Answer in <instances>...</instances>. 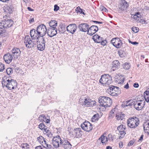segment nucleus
Here are the masks:
<instances>
[{"label":"nucleus","mask_w":149,"mask_h":149,"mask_svg":"<svg viewBox=\"0 0 149 149\" xmlns=\"http://www.w3.org/2000/svg\"><path fill=\"white\" fill-rule=\"evenodd\" d=\"M132 30L134 32L137 33L139 29L138 27L133 26L132 28Z\"/></svg>","instance_id":"09e8293b"},{"label":"nucleus","mask_w":149,"mask_h":149,"mask_svg":"<svg viewBox=\"0 0 149 149\" xmlns=\"http://www.w3.org/2000/svg\"><path fill=\"white\" fill-rule=\"evenodd\" d=\"M141 17V15L140 13L139 12L137 13L133 16L134 19L135 20L138 21L140 20Z\"/></svg>","instance_id":"72a5a7b5"},{"label":"nucleus","mask_w":149,"mask_h":149,"mask_svg":"<svg viewBox=\"0 0 149 149\" xmlns=\"http://www.w3.org/2000/svg\"><path fill=\"white\" fill-rule=\"evenodd\" d=\"M12 54L15 58H20L21 52L19 49L16 47H14L11 50Z\"/></svg>","instance_id":"2eb2a0df"},{"label":"nucleus","mask_w":149,"mask_h":149,"mask_svg":"<svg viewBox=\"0 0 149 149\" xmlns=\"http://www.w3.org/2000/svg\"><path fill=\"white\" fill-rule=\"evenodd\" d=\"M91 100L90 99L84 98L83 99H79V103L81 105L88 107L90 105Z\"/></svg>","instance_id":"dca6fc26"},{"label":"nucleus","mask_w":149,"mask_h":149,"mask_svg":"<svg viewBox=\"0 0 149 149\" xmlns=\"http://www.w3.org/2000/svg\"><path fill=\"white\" fill-rule=\"evenodd\" d=\"M120 133L119 134L120 135L119 138H120V137L121 138L123 137L125 135V130L124 131H122L121 132H119Z\"/></svg>","instance_id":"49530a36"},{"label":"nucleus","mask_w":149,"mask_h":149,"mask_svg":"<svg viewBox=\"0 0 149 149\" xmlns=\"http://www.w3.org/2000/svg\"><path fill=\"white\" fill-rule=\"evenodd\" d=\"M39 128L41 130H43L44 131H45L47 128V127L45 126L44 124L41 123L39 125Z\"/></svg>","instance_id":"4c0bfd02"},{"label":"nucleus","mask_w":149,"mask_h":149,"mask_svg":"<svg viewBox=\"0 0 149 149\" xmlns=\"http://www.w3.org/2000/svg\"><path fill=\"white\" fill-rule=\"evenodd\" d=\"M107 92L113 96H117L120 93L119 88L113 86H109L107 90Z\"/></svg>","instance_id":"423d86ee"},{"label":"nucleus","mask_w":149,"mask_h":149,"mask_svg":"<svg viewBox=\"0 0 149 149\" xmlns=\"http://www.w3.org/2000/svg\"><path fill=\"white\" fill-rule=\"evenodd\" d=\"M59 7L57 5H55L54 6V10L55 11H57L58 10H59Z\"/></svg>","instance_id":"5fc2aeb1"},{"label":"nucleus","mask_w":149,"mask_h":149,"mask_svg":"<svg viewBox=\"0 0 149 149\" xmlns=\"http://www.w3.org/2000/svg\"><path fill=\"white\" fill-rule=\"evenodd\" d=\"M128 101H129V102L131 104L132 106L133 105L134 106V102L133 100H128Z\"/></svg>","instance_id":"bf43d9fd"},{"label":"nucleus","mask_w":149,"mask_h":149,"mask_svg":"<svg viewBox=\"0 0 149 149\" xmlns=\"http://www.w3.org/2000/svg\"><path fill=\"white\" fill-rule=\"evenodd\" d=\"M6 71L7 74L8 75L11 74L13 72V70L11 68H7Z\"/></svg>","instance_id":"37998d69"},{"label":"nucleus","mask_w":149,"mask_h":149,"mask_svg":"<svg viewBox=\"0 0 149 149\" xmlns=\"http://www.w3.org/2000/svg\"><path fill=\"white\" fill-rule=\"evenodd\" d=\"M2 85L6 86L8 89L12 90L16 89L17 87V83L16 80L14 79H10L6 78L4 79L2 82Z\"/></svg>","instance_id":"f257e3e1"},{"label":"nucleus","mask_w":149,"mask_h":149,"mask_svg":"<svg viewBox=\"0 0 149 149\" xmlns=\"http://www.w3.org/2000/svg\"><path fill=\"white\" fill-rule=\"evenodd\" d=\"M37 42V47L38 50L40 51L44 50L45 48V43L46 41L44 38L42 37L41 40L38 41V40Z\"/></svg>","instance_id":"ddd939ff"},{"label":"nucleus","mask_w":149,"mask_h":149,"mask_svg":"<svg viewBox=\"0 0 149 149\" xmlns=\"http://www.w3.org/2000/svg\"><path fill=\"white\" fill-rule=\"evenodd\" d=\"M108 139L112 141H113V136L111 134H109L108 136Z\"/></svg>","instance_id":"8fccbe9b"},{"label":"nucleus","mask_w":149,"mask_h":149,"mask_svg":"<svg viewBox=\"0 0 149 149\" xmlns=\"http://www.w3.org/2000/svg\"><path fill=\"white\" fill-rule=\"evenodd\" d=\"M6 9L8 10V11L9 13H11L12 10V8H11L10 7L8 6L6 7Z\"/></svg>","instance_id":"6e6d98bb"},{"label":"nucleus","mask_w":149,"mask_h":149,"mask_svg":"<svg viewBox=\"0 0 149 149\" xmlns=\"http://www.w3.org/2000/svg\"><path fill=\"white\" fill-rule=\"evenodd\" d=\"M101 139V141L102 143H105L108 141V138L107 136H101L99 140Z\"/></svg>","instance_id":"473e14b6"},{"label":"nucleus","mask_w":149,"mask_h":149,"mask_svg":"<svg viewBox=\"0 0 149 149\" xmlns=\"http://www.w3.org/2000/svg\"><path fill=\"white\" fill-rule=\"evenodd\" d=\"M118 53L120 57H123V52L122 51H120L118 52Z\"/></svg>","instance_id":"13d9d810"},{"label":"nucleus","mask_w":149,"mask_h":149,"mask_svg":"<svg viewBox=\"0 0 149 149\" xmlns=\"http://www.w3.org/2000/svg\"><path fill=\"white\" fill-rule=\"evenodd\" d=\"M57 29L56 28H49L47 30V34L50 37H53L57 33Z\"/></svg>","instance_id":"6ab92c4d"},{"label":"nucleus","mask_w":149,"mask_h":149,"mask_svg":"<svg viewBox=\"0 0 149 149\" xmlns=\"http://www.w3.org/2000/svg\"><path fill=\"white\" fill-rule=\"evenodd\" d=\"M35 149H42L41 146H38L36 147Z\"/></svg>","instance_id":"774afa93"},{"label":"nucleus","mask_w":149,"mask_h":149,"mask_svg":"<svg viewBox=\"0 0 149 149\" xmlns=\"http://www.w3.org/2000/svg\"><path fill=\"white\" fill-rule=\"evenodd\" d=\"M30 34L32 39L35 40H37L40 37V35L38 33L37 30L34 29L31 30L30 32Z\"/></svg>","instance_id":"4468645a"},{"label":"nucleus","mask_w":149,"mask_h":149,"mask_svg":"<svg viewBox=\"0 0 149 149\" xmlns=\"http://www.w3.org/2000/svg\"><path fill=\"white\" fill-rule=\"evenodd\" d=\"M81 127L83 130L86 132L90 131L93 128L92 125L88 121H85L81 124Z\"/></svg>","instance_id":"9b49d317"},{"label":"nucleus","mask_w":149,"mask_h":149,"mask_svg":"<svg viewBox=\"0 0 149 149\" xmlns=\"http://www.w3.org/2000/svg\"><path fill=\"white\" fill-rule=\"evenodd\" d=\"M136 102H145V101H144L142 96L139 95L137 97L136 100Z\"/></svg>","instance_id":"e433bc0d"},{"label":"nucleus","mask_w":149,"mask_h":149,"mask_svg":"<svg viewBox=\"0 0 149 149\" xmlns=\"http://www.w3.org/2000/svg\"><path fill=\"white\" fill-rule=\"evenodd\" d=\"M145 104V102H134V108L137 110H140L143 108Z\"/></svg>","instance_id":"4be33fe9"},{"label":"nucleus","mask_w":149,"mask_h":149,"mask_svg":"<svg viewBox=\"0 0 149 149\" xmlns=\"http://www.w3.org/2000/svg\"><path fill=\"white\" fill-rule=\"evenodd\" d=\"M103 38L101 37L98 35H95L93 36V39L94 42L97 43H100Z\"/></svg>","instance_id":"bb28decb"},{"label":"nucleus","mask_w":149,"mask_h":149,"mask_svg":"<svg viewBox=\"0 0 149 149\" xmlns=\"http://www.w3.org/2000/svg\"><path fill=\"white\" fill-rule=\"evenodd\" d=\"M36 29L41 37H43L46 33L47 28L46 26L43 24H42L38 26L37 27Z\"/></svg>","instance_id":"1a4fd4ad"},{"label":"nucleus","mask_w":149,"mask_h":149,"mask_svg":"<svg viewBox=\"0 0 149 149\" xmlns=\"http://www.w3.org/2000/svg\"><path fill=\"white\" fill-rule=\"evenodd\" d=\"M29 145L27 143H23L21 145V147L22 149H29Z\"/></svg>","instance_id":"ea45409f"},{"label":"nucleus","mask_w":149,"mask_h":149,"mask_svg":"<svg viewBox=\"0 0 149 149\" xmlns=\"http://www.w3.org/2000/svg\"><path fill=\"white\" fill-rule=\"evenodd\" d=\"M120 64L119 61L117 60L113 61L112 63V68L115 69L118 67Z\"/></svg>","instance_id":"f704fd0d"},{"label":"nucleus","mask_w":149,"mask_h":149,"mask_svg":"<svg viewBox=\"0 0 149 149\" xmlns=\"http://www.w3.org/2000/svg\"><path fill=\"white\" fill-rule=\"evenodd\" d=\"M77 29V26L75 24H71L68 25L66 27V30L68 32L73 34Z\"/></svg>","instance_id":"f3484780"},{"label":"nucleus","mask_w":149,"mask_h":149,"mask_svg":"<svg viewBox=\"0 0 149 149\" xmlns=\"http://www.w3.org/2000/svg\"><path fill=\"white\" fill-rule=\"evenodd\" d=\"M129 103L128 100L126 101L125 102H123V104L121 105V106L123 107H127V105Z\"/></svg>","instance_id":"c03bdc74"},{"label":"nucleus","mask_w":149,"mask_h":149,"mask_svg":"<svg viewBox=\"0 0 149 149\" xmlns=\"http://www.w3.org/2000/svg\"><path fill=\"white\" fill-rule=\"evenodd\" d=\"M112 80L111 76L107 74H105L101 76L99 82L103 85H109L112 82Z\"/></svg>","instance_id":"39448f33"},{"label":"nucleus","mask_w":149,"mask_h":149,"mask_svg":"<svg viewBox=\"0 0 149 149\" xmlns=\"http://www.w3.org/2000/svg\"><path fill=\"white\" fill-rule=\"evenodd\" d=\"M83 132L80 128H77L74 130L73 131V134L77 138L80 137L82 135Z\"/></svg>","instance_id":"b1692460"},{"label":"nucleus","mask_w":149,"mask_h":149,"mask_svg":"<svg viewBox=\"0 0 149 149\" xmlns=\"http://www.w3.org/2000/svg\"><path fill=\"white\" fill-rule=\"evenodd\" d=\"M100 8V10L102 11L107 12V10L106 9V8L103 6H101Z\"/></svg>","instance_id":"de8ad7c7"},{"label":"nucleus","mask_w":149,"mask_h":149,"mask_svg":"<svg viewBox=\"0 0 149 149\" xmlns=\"http://www.w3.org/2000/svg\"><path fill=\"white\" fill-rule=\"evenodd\" d=\"M93 21V22L95 23L96 24H102L103 23V22H98V21Z\"/></svg>","instance_id":"0e129e2a"},{"label":"nucleus","mask_w":149,"mask_h":149,"mask_svg":"<svg viewBox=\"0 0 149 149\" xmlns=\"http://www.w3.org/2000/svg\"><path fill=\"white\" fill-rule=\"evenodd\" d=\"M124 88L126 89H128L129 88V84L127 83L124 86Z\"/></svg>","instance_id":"e2e57ef3"},{"label":"nucleus","mask_w":149,"mask_h":149,"mask_svg":"<svg viewBox=\"0 0 149 149\" xmlns=\"http://www.w3.org/2000/svg\"><path fill=\"white\" fill-rule=\"evenodd\" d=\"M52 141V144L54 148H56L61 146L62 140L59 136H54Z\"/></svg>","instance_id":"6e6552de"},{"label":"nucleus","mask_w":149,"mask_h":149,"mask_svg":"<svg viewBox=\"0 0 149 149\" xmlns=\"http://www.w3.org/2000/svg\"><path fill=\"white\" fill-rule=\"evenodd\" d=\"M61 146L65 149H70L72 148V145L67 140L63 139L62 140Z\"/></svg>","instance_id":"aec40b11"},{"label":"nucleus","mask_w":149,"mask_h":149,"mask_svg":"<svg viewBox=\"0 0 149 149\" xmlns=\"http://www.w3.org/2000/svg\"><path fill=\"white\" fill-rule=\"evenodd\" d=\"M116 109L115 108H114L112 109L110 113V116L112 117H113L114 116V113L115 112Z\"/></svg>","instance_id":"a19ab883"},{"label":"nucleus","mask_w":149,"mask_h":149,"mask_svg":"<svg viewBox=\"0 0 149 149\" xmlns=\"http://www.w3.org/2000/svg\"><path fill=\"white\" fill-rule=\"evenodd\" d=\"M100 104L104 107H110L112 104V100L109 97L105 96H100L98 99Z\"/></svg>","instance_id":"f03ea898"},{"label":"nucleus","mask_w":149,"mask_h":149,"mask_svg":"<svg viewBox=\"0 0 149 149\" xmlns=\"http://www.w3.org/2000/svg\"><path fill=\"white\" fill-rule=\"evenodd\" d=\"M111 43L117 48H120L122 45V43L119 38H113L111 40Z\"/></svg>","instance_id":"f8f14e48"},{"label":"nucleus","mask_w":149,"mask_h":149,"mask_svg":"<svg viewBox=\"0 0 149 149\" xmlns=\"http://www.w3.org/2000/svg\"><path fill=\"white\" fill-rule=\"evenodd\" d=\"M119 146L120 148H122L123 146V143L122 142H120L119 143Z\"/></svg>","instance_id":"69168bd1"},{"label":"nucleus","mask_w":149,"mask_h":149,"mask_svg":"<svg viewBox=\"0 0 149 149\" xmlns=\"http://www.w3.org/2000/svg\"><path fill=\"white\" fill-rule=\"evenodd\" d=\"M38 140L45 148L47 149H52V146L51 145L48 143V142L44 140V138L42 136H40L37 138Z\"/></svg>","instance_id":"9d476101"},{"label":"nucleus","mask_w":149,"mask_h":149,"mask_svg":"<svg viewBox=\"0 0 149 149\" xmlns=\"http://www.w3.org/2000/svg\"><path fill=\"white\" fill-rule=\"evenodd\" d=\"M89 26L86 23H82L79 25V28L81 31L86 32L88 31Z\"/></svg>","instance_id":"412c9836"},{"label":"nucleus","mask_w":149,"mask_h":149,"mask_svg":"<svg viewBox=\"0 0 149 149\" xmlns=\"http://www.w3.org/2000/svg\"><path fill=\"white\" fill-rule=\"evenodd\" d=\"M98 29L97 26L93 25L88 28L87 33L90 36H92L95 33Z\"/></svg>","instance_id":"a211bd4d"},{"label":"nucleus","mask_w":149,"mask_h":149,"mask_svg":"<svg viewBox=\"0 0 149 149\" xmlns=\"http://www.w3.org/2000/svg\"><path fill=\"white\" fill-rule=\"evenodd\" d=\"M4 65L3 63H0V72H2L4 70Z\"/></svg>","instance_id":"a18cd8bd"},{"label":"nucleus","mask_w":149,"mask_h":149,"mask_svg":"<svg viewBox=\"0 0 149 149\" xmlns=\"http://www.w3.org/2000/svg\"><path fill=\"white\" fill-rule=\"evenodd\" d=\"M13 24V21L10 19L3 20L0 22V29L9 28Z\"/></svg>","instance_id":"0eeeda50"},{"label":"nucleus","mask_w":149,"mask_h":149,"mask_svg":"<svg viewBox=\"0 0 149 149\" xmlns=\"http://www.w3.org/2000/svg\"><path fill=\"white\" fill-rule=\"evenodd\" d=\"M129 42L130 43H131V44L134 45H136L138 44H139V43L138 42H132L130 40H129Z\"/></svg>","instance_id":"4d7b16f0"},{"label":"nucleus","mask_w":149,"mask_h":149,"mask_svg":"<svg viewBox=\"0 0 149 149\" xmlns=\"http://www.w3.org/2000/svg\"><path fill=\"white\" fill-rule=\"evenodd\" d=\"M58 30L60 33H63L66 31V27L63 25H61L58 26Z\"/></svg>","instance_id":"cd10ccee"},{"label":"nucleus","mask_w":149,"mask_h":149,"mask_svg":"<svg viewBox=\"0 0 149 149\" xmlns=\"http://www.w3.org/2000/svg\"><path fill=\"white\" fill-rule=\"evenodd\" d=\"M12 55L9 53L5 54L3 56V59L5 62L8 64H9L13 59Z\"/></svg>","instance_id":"5701e85b"},{"label":"nucleus","mask_w":149,"mask_h":149,"mask_svg":"<svg viewBox=\"0 0 149 149\" xmlns=\"http://www.w3.org/2000/svg\"><path fill=\"white\" fill-rule=\"evenodd\" d=\"M143 94L145 101H146L147 102H149V91H145Z\"/></svg>","instance_id":"7c9ffc66"},{"label":"nucleus","mask_w":149,"mask_h":149,"mask_svg":"<svg viewBox=\"0 0 149 149\" xmlns=\"http://www.w3.org/2000/svg\"><path fill=\"white\" fill-rule=\"evenodd\" d=\"M127 123L129 127L135 128L139 124V118L136 117H133L127 120Z\"/></svg>","instance_id":"7ed1b4c3"},{"label":"nucleus","mask_w":149,"mask_h":149,"mask_svg":"<svg viewBox=\"0 0 149 149\" xmlns=\"http://www.w3.org/2000/svg\"><path fill=\"white\" fill-rule=\"evenodd\" d=\"M125 77L123 75L122 76L119 74L118 75L115 77V79H116V81L118 84H121L123 83L124 82Z\"/></svg>","instance_id":"393cba45"},{"label":"nucleus","mask_w":149,"mask_h":149,"mask_svg":"<svg viewBox=\"0 0 149 149\" xmlns=\"http://www.w3.org/2000/svg\"><path fill=\"white\" fill-rule=\"evenodd\" d=\"M123 67L124 69L125 70H128L130 68V65L129 63H125L123 65Z\"/></svg>","instance_id":"58836bf2"},{"label":"nucleus","mask_w":149,"mask_h":149,"mask_svg":"<svg viewBox=\"0 0 149 149\" xmlns=\"http://www.w3.org/2000/svg\"><path fill=\"white\" fill-rule=\"evenodd\" d=\"M76 11H77V12H79L81 14H83L85 15L84 12H83V10L80 8L79 7H77L76 8Z\"/></svg>","instance_id":"79ce46f5"},{"label":"nucleus","mask_w":149,"mask_h":149,"mask_svg":"<svg viewBox=\"0 0 149 149\" xmlns=\"http://www.w3.org/2000/svg\"><path fill=\"white\" fill-rule=\"evenodd\" d=\"M144 9L146 10H149V7L148 6H145Z\"/></svg>","instance_id":"338daca9"},{"label":"nucleus","mask_w":149,"mask_h":149,"mask_svg":"<svg viewBox=\"0 0 149 149\" xmlns=\"http://www.w3.org/2000/svg\"><path fill=\"white\" fill-rule=\"evenodd\" d=\"M125 126L123 125H121L119 126H118L117 127V130L119 132L122 131H124L125 130V128L124 127Z\"/></svg>","instance_id":"c9c22d12"},{"label":"nucleus","mask_w":149,"mask_h":149,"mask_svg":"<svg viewBox=\"0 0 149 149\" xmlns=\"http://www.w3.org/2000/svg\"><path fill=\"white\" fill-rule=\"evenodd\" d=\"M43 133L44 134L47 135L48 137L49 138H52L53 137V134L51 133L50 131L48 129H47V128L46 130L44 131Z\"/></svg>","instance_id":"2f4dec72"},{"label":"nucleus","mask_w":149,"mask_h":149,"mask_svg":"<svg viewBox=\"0 0 149 149\" xmlns=\"http://www.w3.org/2000/svg\"><path fill=\"white\" fill-rule=\"evenodd\" d=\"M128 7V4L127 2L125 0L122 1L119 6L120 9L121 10L124 11L127 9Z\"/></svg>","instance_id":"a878e982"},{"label":"nucleus","mask_w":149,"mask_h":149,"mask_svg":"<svg viewBox=\"0 0 149 149\" xmlns=\"http://www.w3.org/2000/svg\"><path fill=\"white\" fill-rule=\"evenodd\" d=\"M119 115L120 118L121 120H122L124 118V117L125 116V115L124 114H120Z\"/></svg>","instance_id":"052dcab7"},{"label":"nucleus","mask_w":149,"mask_h":149,"mask_svg":"<svg viewBox=\"0 0 149 149\" xmlns=\"http://www.w3.org/2000/svg\"><path fill=\"white\" fill-rule=\"evenodd\" d=\"M49 25L50 27V28H53V27L56 28L57 26V22L55 20H51L49 23Z\"/></svg>","instance_id":"c756f323"},{"label":"nucleus","mask_w":149,"mask_h":149,"mask_svg":"<svg viewBox=\"0 0 149 149\" xmlns=\"http://www.w3.org/2000/svg\"><path fill=\"white\" fill-rule=\"evenodd\" d=\"M98 115L97 114H95L92 117V119H94V120H96L98 119Z\"/></svg>","instance_id":"603ef678"},{"label":"nucleus","mask_w":149,"mask_h":149,"mask_svg":"<svg viewBox=\"0 0 149 149\" xmlns=\"http://www.w3.org/2000/svg\"><path fill=\"white\" fill-rule=\"evenodd\" d=\"M143 129L145 132L148 134H149V122H147L143 124Z\"/></svg>","instance_id":"c85d7f7f"},{"label":"nucleus","mask_w":149,"mask_h":149,"mask_svg":"<svg viewBox=\"0 0 149 149\" xmlns=\"http://www.w3.org/2000/svg\"><path fill=\"white\" fill-rule=\"evenodd\" d=\"M134 139L131 140L128 144V146H132L134 143Z\"/></svg>","instance_id":"3c124183"},{"label":"nucleus","mask_w":149,"mask_h":149,"mask_svg":"<svg viewBox=\"0 0 149 149\" xmlns=\"http://www.w3.org/2000/svg\"><path fill=\"white\" fill-rule=\"evenodd\" d=\"M133 86L135 88H138L139 86V85L138 83H135L134 84Z\"/></svg>","instance_id":"680f3d73"},{"label":"nucleus","mask_w":149,"mask_h":149,"mask_svg":"<svg viewBox=\"0 0 149 149\" xmlns=\"http://www.w3.org/2000/svg\"><path fill=\"white\" fill-rule=\"evenodd\" d=\"M37 42V40L33 39H31L29 36H26L24 38V43L26 47L29 49L36 46Z\"/></svg>","instance_id":"20e7f679"},{"label":"nucleus","mask_w":149,"mask_h":149,"mask_svg":"<svg viewBox=\"0 0 149 149\" xmlns=\"http://www.w3.org/2000/svg\"><path fill=\"white\" fill-rule=\"evenodd\" d=\"M101 43V44L103 45L104 46L107 43V41L106 40H104V39H103V40H102L101 42H100Z\"/></svg>","instance_id":"864d4df0"}]
</instances>
